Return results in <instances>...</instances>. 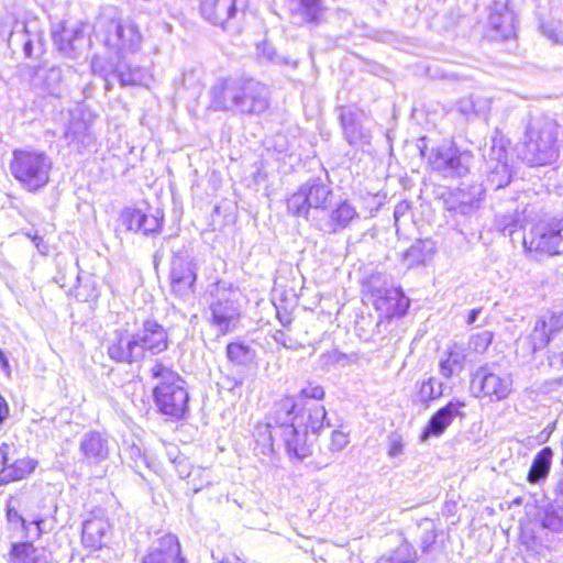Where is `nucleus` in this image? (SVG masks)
<instances>
[{
  "mask_svg": "<svg viewBox=\"0 0 563 563\" xmlns=\"http://www.w3.org/2000/svg\"><path fill=\"white\" fill-rule=\"evenodd\" d=\"M121 459L125 462L135 473L144 477L143 468L150 467L147 456L142 452L141 448L134 443L125 446Z\"/></svg>",
  "mask_w": 563,
  "mask_h": 563,
  "instance_id": "39",
  "label": "nucleus"
},
{
  "mask_svg": "<svg viewBox=\"0 0 563 563\" xmlns=\"http://www.w3.org/2000/svg\"><path fill=\"white\" fill-rule=\"evenodd\" d=\"M464 407V401L452 399L444 407L437 410L430 417L426 428L423 429L420 435V441L424 442L431 437H441L453 422L454 418L464 417V413L461 411Z\"/></svg>",
  "mask_w": 563,
  "mask_h": 563,
  "instance_id": "19",
  "label": "nucleus"
},
{
  "mask_svg": "<svg viewBox=\"0 0 563 563\" xmlns=\"http://www.w3.org/2000/svg\"><path fill=\"white\" fill-rule=\"evenodd\" d=\"M417 552L407 541L401 542L395 550L382 555L377 563H416Z\"/></svg>",
  "mask_w": 563,
  "mask_h": 563,
  "instance_id": "40",
  "label": "nucleus"
},
{
  "mask_svg": "<svg viewBox=\"0 0 563 563\" xmlns=\"http://www.w3.org/2000/svg\"><path fill=\"white\" fill-rule=\"evenodd\" d=\"M523 243L530 251L550 255L563 253V218L536 225L529 239L523 238Z\"/></svg>",
  "mask_w": 563,
  "mask_h": 563,
  "instance_id": "13",
  "label": "nucleus"
},
{
  "mask_svg": "<svg viewBox=\"0 0 563 563\" xmlns=\"http://www.w3.org/2000/svg\"><path fill=\"white\" fill-rule=\"evenodd\" d=\"M142 563H187L181 554L178 538L167 533L155 540Z\"/></svg>",
  "mask_w": 563,
  "mask_h": 563,
  "instance_id": "21",
  "label": "nucleus"
},
{
  "mask_svg": "<svg viewBox=\"0 0 563 563\" xmlns=\"http://www.w3.org/2000/svg\"><path fill=\"white\" fill-rule=\"evenodd\" d=\"M466 354L464 347L459 343H452L444 352L439 362V373L446 379L459 375L465 367Z\"/></svg>",
  "mask_w": 563,
  "mask_h": 563,
  "instance_id": "28",
  "label": "nucleus"
},
{
  "mask_svg": "<svg viewBox=\"0 0 563 563\" xmlns=\"http://www.w3.org/2000/svg\"><path fill=\"white\" fill-rule=\"evenodd\" d=\"M242 78H220L210 89V106L216 111H236Z\"/></svg>",
  "mask_w": 563,
  "mask_h": 563,
  "instance_id": "18",
  "label": "nucleus"
},
{
  "mask_svg": "<svg viewBox=\"0 0 563 563\" xmlns=\"http://www.w3.org/2000/svg\"><path fill=\"white\" fill-rule=\"evenodd\" d=\"M169 279L170 289L175 296L184 300L194 296L197 280V264L187 251L174 253Z\"/></svg>",
  "mask_w": 563,
  "mask_h": 563,
  "instance_id": "11",
  "label": "nucleus"
},
{
  "mask_svg": "<svg viewBox=\"0 0 563 563\" xmlns=\"http://www.w3.org/2000/svg\"><path fill=\"white\" fill-rule=\"evenodd\" d=\"M313 209H325L331 189L320 178H312L300 186Z\"/></svg>",
  "mask_w": 563,
  "mask_h": 563,
  "instance_id": "33",
  "label": "nucleus"
},
{
  "mask_svg": "<svg viewBox=\"0 0 563 563\" xmlns=\"http://www.w3.org/2000/svg\"><path fill=\"white\" fill-rule=\"evenodd\" d=\"M552 457L553 450L550 446H545L537 453L528 472L527 479L529 483L537 484L548 477Z\"/></svg>",
  "mask_w": 563,
  "mask_h": 563,
  "instance_id": "35",
  "label": "nucleus"
},
{
  "mask_svg": "<svg viewBox=\"0 0 563 563\" xmlns=\"http://www.w3.org/2000/svg\"><path fill=\"white\" fill-rule=\"evenodd\" d=\"M493 40H508L515 34V15L504 3L496 2L488 16Z\"/></svg>",
  "mask_w": 563,
  "mask_h": 563,
  "instance_id": "25",
  "label": "nucleus"
},
{
  "mask_svg": "<svg viewBox=\"0 0 563 563\" xmlns=\"http://www.w3.org/2000/svg\"><path fill=\"white\" fill-rule=\"evenodd\" d=\"M22 29H23L22 33H20L18 31H13L11 33L10 41L13 40L16 36L26 37L24 40V42H23V52H24L26 57H31L32 56V52H33L32 40L27 35V30H26V25L25 24L22 25Z\"/></svg>",
  "mask_w": 563,
  "mask_h": 563,
  "instance_id": "55",
  "label": "nucleus"
},
{
  "mask_svg": "<svg viewBox=\"0 0 563 563\" xmlns=\"http://www.w3.org/2000/svg\"><path fill=\"white\" fill-rule=\"evenodd\" d=\"M176 467V471L181 478H187L188 481L192 476V467L190 463L188 462V459L183 456L180 457L176 463H173Z\"/></svg>",
  "mask_w": 563,
  "mask_h": 563,
  "instance_id": "54",
  "label": "nucleus"
},
{
  "mask_svg": "<svg viewBox=\"0 0 563 563\" xmlns=\"http://www.w3.org/2000/svg\"><path fill=\"white\" fill-rule=\"evenodd\" d=\"M7 519L9 522H20L21 526L27 530L29 529V525H35L36 526V529H37V536H40L42 532H43V528H42V525L44 523V519H35L33 520L31 523H29L20 514L19 511L14 508V507H11L10 505H8V508H7Z\"/></svg>",
  "mask_w": 563,
  "mask_h": 563,
  "instance_id": "49",
  "label": "nucleus"
},
{
  "mask_svg": "<svg viewBox=\"0 0 563 563\" xmlns=\"http://www.w3.org/2000/svg\"><path fill=\"white\" fill-rule=\"evenodd\" d=\"M497 229L504 234L511 236L519 227V220L512 214H500L495 220Z\"/></svg>",
  "mask_w": 563,
  "mask_h": 563,
  "instance_id": "46",
  "label": "nucleus"
},
{
  "mask_svg": "<svg viewBox=\"0 0 563 563\" xmlns=\"http://www.w3.org/2000/svg\"><path fill=\"white\" fill-rule=\"evenodd\" d=\"M434 245L430 240H416L404 253V261L409 267L423 264L433 253Z\"/></svg>",
  "mask_w": 563,
  "mask_h": 563,
  "instance_id": "36",
  "label": "nucleus"
},
{
  "mask_svg": "<svg viewBox=\"0 0 563 563\" xmlns=\"http://www.w3.org/2000/svg\"><path fill=\"white\" fill-rule=\"evenodd\" d=\"M213 483V476L211 471L203 467H196L192 470V476L188 481V485L191 486L194 493H198L205 487L211 486Z\"/></svg>",
  "mask_w": 563,
  "mask_h": 563,
  "instance_id": "44",
  "label": "nucleus"
},
{
  "mask_svg": "<svg viewBox=\"0 0 563 563\" xmlns=\"http://www.w3.org/2000/svg\"><path fill=\"white\" fill-rule=\"evenodd\" d=\"M287 208L294 216L307 219L312 207L308 203L307 195H305L303 190L299 188L298 191L288 198Z\"/></svg>",
  "mask_w": 563,
  "mask_h": 563,
  "instance_id": "43",
  "label": "nucleus"
},
{
  "mask_svg": "<svg viewBox=\"0 0 563 563\" xmlns=\"http://www.w3.org/2000/svg\"><path fill=\"white\" fill-rule=\"evenodd\" d=\"M150 375L156 380L152 395L158 412L174 420L183 419L189 402L186 382L177 372L158 361L151 366Z\"/></svg>",
  "mask_w": 563,
  "mask_h": 563,
  "instance_id": "3",
  "label": "nucleus"
},
{
  "mask_svg": "<svg viewBox=\"0 0 563 563\" xmlns=\"http://www.w3.org/2000/svg\"><path fill=\"white\" fill-rule=\"evenodd\" d=\"M470 389L476 398L501 401L512 391V377L508 373L497 372L492 364H484L472 373Z\"/></svg>",
  "mask_w": 563,
  "mask_h": 563,
  "instance_id": "7",
  "label": "nucleus"
},
{
  "mask_svg": "<svg viewBox=\"0 0 563 563\" xmlns=\"http://www.w3.org/2000/svg\"><path fill=\"white\" fill-rule=\"evenodd\" d=\"M559 126L548 115L532 117L526 129L521 158L530 166L552 164L559 156Z\"/></svg>",
  "mask_w": 563,
  "mask_h": 563,
  "instance_id": "4",
  "label": "nucleus"
},
{
  "mask_svg": "<svg viewBox=\"0 0 563 563\" xmlns=\"http://www.w3.org/2000/svg\"><path fill=\"white\" fill-rule=\"evenodd\" d=\"M70 271H71L73 275H76L75 278H76V282L78 283L80 288H86L88 286L91 287V289L89 291H87V294L85 295V300L97 298L98 297V291H97L95 282L91 280L90 285H88V284L82 285V278H81V276L79 274H76V269H75L74 265H70Z\"/></svg>",
  "mask_w": 563,
  "mask_h": 563,
  "instance_id": "56",
  "label": "nucleus"
},
{
  "mask_svg": "<svg viewBox=\"0 0 563 563\" xmlns=\"http://www.w3.org/2000/svg\"><path fill=\"white\" fill-rule=\"evenodd\" d=\"M168 333L154 319H145L141 325L115 329L106 341L108 357L118 363L133 365L141 363L146 353L157 355L168 349Z\"/></svg>",
  "mask_w": 563,
  "mask_h": 563,
  "instance_id": "2",
  "label": "nucleus"
},
{
  "mask_svg": "<svg viewBox=\"0 0 563 563\" xmlns=\"http://www.w3.org/2000/svg\"><path fill=\"white\" fill-rule=\"evenodd\" d=\"M325 418L322 405L301 404L294 397H283L271 407L266 423L257 427V441L269 446L280 441L289 456L303 460L311 455Z\"/></svg>",
  "mask_w": 563,
  "mask_h": 563,
  "instance_id": "1",
  "label": "nucleus"
},
{
  "mask_svg": "<svg viewBox=\"0 0 563 563\" xmlns=\"http://www.w3.org/2000/svg\"><path fill=\"white\" fill-rule=\"evenodd\" d=\"M227 357L235 365L246 366L254 362L256 352L243 342H231L227 345Z\"/></svg>",
  "mask_w": 563,
  "mask_h": 563,
  "instance_id": "37",
  "label": "nucleus"
},
{
  "mask_svg": "<svg viewBox=\"0 0 563 563\" xmlns=\"http://www.w3.org/2000/svg\"><path fill=\"white\" fill-rule=\"evenodd\" d=\"M257 49L261 52V55L268 62L276 63L277 54L275 49L266 43L257 46Z\"/></svg>",
  "mask_w": 563,
  "mask_h": 563,
  "instance_id": "58",
  "label": "nucleus"
},
{
  "mask_svg": "<svg viewBox=\"0 0 563 563\" xmlns=\"http://www.w3.org/2000/svg\"><path fill=\"white\" fill-rule=\"evenodd\" d=\"M483 157L488 168L495 166V175L501 174V179L497 180L498 186H507L510 183L511 175L507 164V151L501 137L494 136L489 144L483 148ZM496 183V179H494Z\"/></svg>",
  "mask_w": 563,
  "mask_h": 563,
  "instance_id": "24",
  "label": "nucleus"
},
{
  "mask_svg": "<svg viewBox=\"0 0 563 563\" xmlns=\"http://www.w3.org/2000/svg\"><path fill=\"white\" fill-rule=\"evenodd\" d=\"M112 77L115 78L122 87L142 86L147 81V71L145 68L132 66L125 62L118 63Z\"/></svg>",
  "mask_w": 563,
  "mask_h": 563,
  "instance_id": "32",
  "label": "nucleus"
},
{
  "mask_svg": "<svg viewBox=\"0 0 563 563\" xmlns=\"http://www.w3.org/2000/svg\"><path fill=\"white\" fill-rule=\"evenodd\" d=\"M411 210V203L407 200L399 201L394 209V225L396 232H399V222L402 218L409 216Z\"/></svg>",
  "mask_w": 563,
  "mask_h": 563,
  "instance_id": "52",
  "label": "nucleus"
},
{
  "mask_svg": "<svg viewBox=\"0 0 563 563\" xmlns=\"http://www.w3.org/2000/svg\"><path fill=\"white\" fill-rule=\"evenodd\" d=\"M533 351L542 350L548 345L560 350L563 347V312L553 314L549 320H538L530 334Z\"/></svg>",
  "mask_w": 563,
  "mask_h": 563,
  "instance_id": "16",
  "label": "nucleus"
},
{
  "mask_svg": "<svg viewBox=\"0 0 563 563\" xmlns=\"http://www.w3.org/2000/svg\"><path fill=\"white\" fill-rule=\"evenodd\" d=\"M418 395L420 401L428 406L430 401L442 397L443 384L434 377H429L422 382Z\"/></svg>",
  "mask_w": 563,
  "mask_h": 563,
  "instance_id": "42",
  "label": "nucleus"
},
{
  "mask_svg": "<svg viewBox=\"0 0 563 563\" xmlns=\"http://www.w3.org/2000/svg\"><path fill=\"white\" fill-rule=\"evenodd\" d=\"M494 339L493 332L485 330L475 334H472L468 339V349L477 354H484Z\"/></svg>",
  "mask_w": 563,
  "mask_h": 563,
  "instance_id": "45",
  "label": "nucleus"
},
{
  "mask_svg": "<svg viewBox=\"0 0 563 563\" xmlns=\"http://www.w3.org/2000/svg\"><path fill=\"white\" fill-rule=\"evenodd\" d=\"M113 29L121 48L135 49L139 46L141 35L134 24L113 22Z\"/></svg>",
  "mask_w": 563,
  "mask_h": 563,
  "instance_id": "38",
  "label": "nucleus"
},
{
  "mask_svg": "<svg viewBox=\"0 0 563 563\" xmlns=\"http://www.w3.org/2000/svg\"><path fill=\"white\" fill-rule=\"evenodd\" d=\"M211 297L207 316L209 323L222 335L233 332L241 317L236 291L231 284L218 282Z\"/></svg>",
  "mask_w": 563,
  "mask_h": 563,
  "instance_id": "6",
  "label": "nucleus"
},
{
  "mask_svg": "<svg viewBox=\"0 0 563 563\" xmlns=\"http://www.w3.org/2000/svg\"><path fill=\"white\" fill-rule=\"evenodd\" d=\"M10 563H51L49 554L43 548H35L30 542L13 543Z\"/></svg>",
  "mask_w": 563,
  "mask_h": 563,
  "instance_id": "29",
  "label": "nucleus"
},
{
  "mask_svg": "<svg viewBox=\"0 0 563 563\" xmlns=\"http://www.w3.org/2000/svg\"><path fill=\"white\" fill-rule=\"evenodd\" d=\"M374 307L387 319L402 317L407 313L410 301L400 288H378L372 291Z\"/></svg>",
  "mask_w": 563,
  "mask_h": 563,
  "instance_id": "17",
  "label": "nucleus"
},
{
  "mask_svg": "<svg viewBox=\"0 0 563 563\" xmlns=\"http://www.w3.org/2000/svg\"><path fill=\"white\" fill-rule=\"evenodd\" d=\"M388 456L397 457L404 452V438L398 432H391L388 438Z\"/></svg>",
  "mask_w": 563,
  "mask_h": 563,
  "instance_id": "51",
  "label": "nucleus"
},
{
  "mask_svg": "<svg viewBox=\"0 0 563 563\" xmlns=\"http://www.w3.org/2000/svg\"><path fill=\"white\" fill-rule=\"evenodd\" d=\"M541 527L553 533L563 532V512L554 506H547L540 517Z\"/></svg>",
  "mask_w": 563,
  "mask_h": 563,
  "instance_id": "41",
  "label": "nucleus"
},
{
  "mask_svg": "<svg viewBox=\"0 0 563 563\" xmlns=\"http://www.w3.org/2000/svg\"><path fill=\"white\" fill-rule=\"evenodd\" d=\"M554 493L556 496L563 497V473L558 478V482L554 486Z\"/></svg>",
  "mask_w": 563,
  "mask_h": 563,
  "instance_id": "64",
  "label": "nucleus"
},
{
  "mask_svg": "<svg viewBox=\"0 0 563 563\" xmlns=\"http://www.w3.org/2000/svg\"><path fill=\"white\" fill-rule=\"evenodd\" d=\"M95 119L96 115L89 109L79 106L68 111L63 139L70 151L82 154L95 145Z\"/></svg>",
  "mask_w": 563,
  "mask_h": 563,
  "instance_id": "8",
  "label": "nucleus"
},
{
  "mask_svg": "<svg viewBox=\"0 0 563 563\" xmlns=\"http://www.w3.org/2000/svg\"><path fill=\"white\" fill-rule=\"evenodd\" d=\"M542 34L554 44H563V27L559 22H548L541 25Z\"/></svg>",
  "mask_w": 563,
  "mask_h": 563,
  "instance_id": "48",
  "label": "nucleus"
},
{
  "mask_svg": "<svg viewBox=\"0 0 563 563\" xmlns=\"http://www.w3.org/2000/svg\"><path fill=\"white\" fill-rule=\"evenodd\" d=\"M245 7L246 0H201L199 10L207 22L235 32Z\"/></svg>",
  "mask_w": 563,
  "mask_h": 563,
  "instance_id": "10",
  "label": "nucleus"
},
{
  "mask_svg": "<svg viewBox=\"0 0 563 563\" xmlns=\"http://www.w3.org/2000/svg\"><path fill=\"white\" fill-rule=\"evenodd\" d=\"M1 471L0 485H7L30 476L37 467V460L32 457H18L19 448L14 443L3 442L0 445Z\"/></svg>",
  "mask_w": 563,
  "mask_h": 563,
  "instance_id": "12",
  "label": "nucleus"
},
{
  "mask_svg": "<svg viewBox=\"0 0 563 563\" xmlns=\"http://www.w3.org/2000/svg\"><path fill=\"white\" fill-rule=\"evenodd\" d=\"M437 533L434 529L426 530L421 537V550L427 553L430 551L432 545L435 543Z\"/></svg>",
  "mask_w": 563,
  "mask_h": 563,
  "instance_id": "57",
  "label": "nucleus"
},
{
  "mask_svg": "<svg viewBox=\"0 0 563 563\" xmlns=\"http://www.w3.org/2000/svg\"><path fill=\"white\" fill-rule=\"evenodd\" d=\"M289 11L299 25H319L325 21L328 7L322 0H290Z\"/></svg>",
  "mask_w": 563,
  "mask_h": 563,
  "instance_id": "23",
  "label": "nucleus"
},
{
  "mask_svg": "<svg viewBox=\"0 0 563 563\" xmlns=\"http://www.w3.org/2000/svg\"><path fill=\"white\" fill-rule=\"evenodd\" d=\"M488 169H489V173L487 176V181L492 185V187H494L495 189L504 188L505 186H498L497 181L496 183L494 181V179L500 180L501 174H496V176H495V166H492Z\"/></svg>",
  "mask_w": 563,
  "mask_h": 563,
  "instance_id": "59",
  "label": "nucleus"
},
{
  "mask_svg": "<svg viewBox=\"0 0 563 563\" xmlns=\"http://www.w3.org/2000/svg\"><path fill=\"white\" fill-rule=\"evenodd\" d=\"M33 78L35 84H42L43 88L51 95L60 92L63 82V69L56 65L43 64L34 68Z\"/></svg>",
  "mask_w": 563,
  "mask_h": 563,
  "instance_id": "30",
  "label": "nucleus"
},
{
  "mask_svg": "<svg viewBox=\"0 0 563 563\" xmlns=\"http://www.w3.org/2000/svg\"><path fill=\"white\" fill-rule=\"evenodd\" d=\"M300 397L305 399L321 400L324 397V389L320 385L309 384L300 390Z\"/></svg>",
  "mask_w": 563,
  "mask_h": 563,
  "instance_id": "53",
  "label": "nucleus"
},
{
  "mask_svg": "<svg viewBox=\"0 0 563 563\" xmlns=\"http://www.w3.org/2000/svg\"><path fill=\"white\" fill-rule=\"evenodd\" d=\"M110 525L102 518H91L82 523L81 541L85 548L97 551L104 545Z\"/></svg>",
  "mask_w": 563,
  "mask_h": 563,
  "instance_id": "27",
  "label": "nucleus"
},
{
  "mask_svg": "<svg viewBox=\"0 0 563 563\" xmlns=\"http://www.w3.org/2000/svg\"><path fill=\"white\" fill-rule=\"evenodd\" d=\"M481 313H482V308L472 309L468 312V316H467V319H466V323L468 325H473L476 322V320L478 319Z\"/></svg>",
  "mask_w": 563,
  "mask_h": 563,
  "instance_id": "62",
  "label": "nucleus"
},
{
  "mask_svg": "<svg viewBox=\"0 0 563 563\" xmlns=\"http://www.w3.org/2000/svg\"><path fill=\"white\" fill-rule=\"evenodd\" d=\"M9 416V406L7 400L0 395V423H2Z\"/></svg>",
  "mask_w": 563,
  "mask_h": 563,
  "instance_id": "61",
  "label": "nucleus"
},
{
  "mask_svg": "<svg viewBox=\"0 0 563 563\" xmlns=\"http://www.w3.org/2000/svg\"><path fill=\"white\" fill-rule=\"evenodd\" d=\"M490 99L481 95L472 93L457 101V110L467 119L485 115L490 109Z\"/></svg>",
  "mask_w": 563,
  "mask_h": 563,
  "instance_id": "34",
  "label": "nucleus"
},
{
  "mask_svg": "<svg viewBox=\"0 0 563 563\" xmlns=\"http://www.w3.org/2000/svg\"><path fill=\"white\" fill-rule=\"evenodd\" d=\"M357 217L355 208L344 201L340 203L329 214V219L324 222L322 230L327 233H336L342 229H345L350 222Z\"/></svg>",
  "mask_w": 563,
  "mask_h": 563,
  "instance_id": "31",
  "label": "nucleus"
},
{
  "mask_svg": "<svg viewBox=\"0 0 563 563\" xmlns=\"http://www.w3.org/2000/svg\"><path fill=\"white\" fill-rule=\"evenodd\" d=\"M32 241L35 245V247L37 249V251L41 253V254H46L47 251H48V246L47 244L44 242L43 238L38 236V235H34L32 238Z\"/></svg>",
  "mask_w": 563,
  "mask_h": 563,
  "instance_id": "60",
  "label": "nucleus"
},
{
  "mask_svg": "<svg viewBox=\"0 0 563 563\" xmlns=\"http://www.w3.org/2000/svg\"><path fill=\"white\" fill-rule=\"evenodd\" d=\"M363 114L347 107L340 108V122L345 141L355 147H363L371 142V132L362 124Z\"/></svg>",
  "mask_w": 563,
  "mask_h": 563,
  "instance_id": "22",
  "label": "nucleus"
},
{
  "mask_svg": "<svg viewBox=\"0 0 563 563\" xmlns=\"http://www.w3.org/2000/svg\"><path fill=\"white\" fill-rule=\"evenodd\" d=\"M349 443V435L340 430H334L331 433L328 450L332 453L342 451Z\"/></svg>",
  "mask_w": 563,
  "mask_h": 563,
  "instance_id": "50",
  "label": "nucleus"
},
{
  "mask_svg": "<svg viewBox=\"0 0 563 563\" xmlns=\"http://www.w3.org/2000/svg\"><path fill=\"white\" fill-rule=\"evenodd\" d=\"M9 168L24 190L35 194L49 183L53 159L44 151L18 148L12 152Z\"/></svg>",
  "mask_w": 563,
  "mask_h": 563,
  "instance_id": "5",
  "label": "nucleus"
},
{
  "mask_svg": "<svg viewBox=\"0 0 563 563\" xmlns=\"http://www.w3.org/2000/svg\"><path fill=\"white\" fill-rule=\"evenodd\" d=\"M84 462L88 465H100L107 461L111 452V440L108 434L98 431L85 433L79 443Z\"/></svg>",
  "mask_w": 563,
  "mask_h": 563,
  "instance_id": "20",
  "label": "nucleus"
},
{
  "mask_svg": "<svg viewBox=\"0 0 563 563\" xmlns=\"http://www.w3.org/2000/svg\"><path fill=\"white\" fill-rule=\"evenodd\" d=\"M472 154L454 145H442L432 150L429 163L432 169L445 178H461L470 173Z\"/></svg>",
  "mask_w": 563,
  "mask_h": 563,
  "instance_id": "9",
  "label": "nucleus"
},
{
  "mask_svg": "<svg viewBox=\"0 0 563 563\" xmlns=\"http://www.w3.org/2000/svg\"><path fill=\"white\" fill-rule=\"evenodd\" d=\"M167 456L172 463H176L184 455L179 454L178 449L176 446H172L167 449Z\"/></svg>",
  "mask_w": 563,
  "mask_h": 563,
  "instance_id": "63",
  "label": "nucleus"
},
{
  "mask_svg": "<svg viewBox=\"0 0 563 563\" xmlns=\"http://www.w3.org/2000/svg\"><path fill=\"white\" fill-rule=\"evenodd\" d=\"M120 219L126 230L152 235L161 232L164 213L159 209L147 213L140 208L126 207L121 211Z\"/></svg>",
  "mask_w": 563,
  "mask_h": 563,
  "instance_id": "15",
  "label": "nucleus"
},
{
  "mask_svg": "<svg viewBox=\"0 0 563 563\" xmlns=\"http://www.w3.org/2000/svg\"><path fill=\"white\" fill-rule=\"evenodd\" d=\"M474 194H467L463 189L453 192L449 199L445 200L446 210L452 213L454 218L470 217L478 209L479 201L485 190L478 186L474 188Z\"/></svg>",
  "mask_w": 563,
  "mask_h": 563,
  "instance_id": "26",
  "label": "nucleus"
},
{
  "mask_svg": "<svg viewBox=\"0 0 563 563\" xmlns=\"http://www.w3.org/2000/svg\"><path fill=\"white\" fill-rule=\"evenodd\" d=\"M236 111L245 114H260L269 107V90L254 79L241 80V92Z\"/></svg>",
  "mask_w": 563,
  "mask_h": 563,
  "instance_id": "14",
  "label": "nucleus"
},
{
  "mask_svg": "<svg viewBox=\"0 0 563 563\" xmlns=\"http://www.w3.org/2000/svg\"><path fill=\"white\" fill-rule=\"evenodd\" d=\"M66 37L60 38V43L58 44V48L60 52H63L66 55H74L75 51L77 49L76 42L78 40H82L84 32L80 29H75L71 32V35H68L67 32H65Z\"/></svg>",
  "mask_w": 563,
  "mask_h": 563,
  "instance_id": "47",
  "label": "nucleus"
}]
</instances>
